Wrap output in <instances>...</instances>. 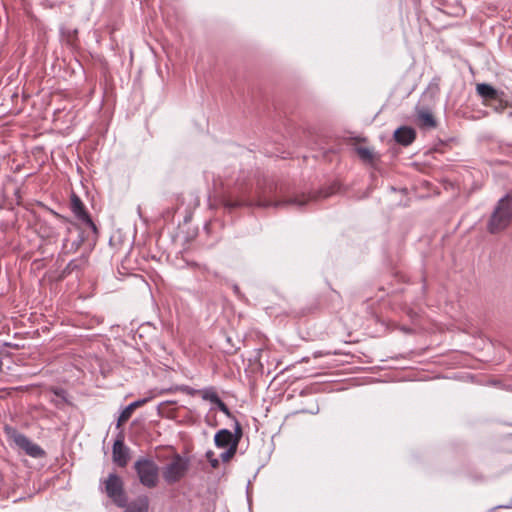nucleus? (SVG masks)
<instances>
[{
	"mask_svg": "<svg viewBox=\"0 0 512 512\" xmlns=\"http://www.w3.org/2000/svg\"><path fill=\"white\" fill-rule=\"evenodd\" d=\"M276 187L273 184H270L267 188L259 189L257 192L256 200H250L247 198H239L233 199L232 197H227L223 200V205L228 210H233L242 206H258L263 208L274 207L280 208L287 205H295L297 207H302L307 204L312 198L306 195H297L294 197H289L284 200H276L275 196Z\"/></svg>",
	"mask_w": 512,
	"mask_h": 512,
	"instance_id": "f257e3e1",
	"label": "nucleus"
},
{
	"mask_svg": "<svg viewBox=\"0 0 512 512\" xmlns=\"http://www.w3.org/2000/svg\"><path fill=\"white\" fill-rule=\"evenodd\" d=\"M512 224V194H506L500 198L486 223L488 233L499 234L510 227Z\"/></svg>",
	"mask_w": 512,
	"mask_h": 512,
	"instance_id": "f03ea898",
	"label": "nucleus"
},
{
	"mask_svg": "<svg viewBox=\"0 0 512 512\" xmlns=\"http://www.w3.org/2000/svg\"><path fill=\"white\" fill-rule=\"evenodd\" d=\"M134 469L140 483L147 488H154L158 484L159 468L148 458H140L134 463Z\"/></svg>",
	"mask_w": 512,
	"mask_h": 512,
	"instance_id": "7ed1b4c3",
	"label": "nucleus"
},
{
	"mask_svg": "<svg viewBox=\"0 0 512 512\" xmlns=\"http://www.w3.org/2000/svg\"><path fill=\"white\" fill-rule=\"evenodd\" d=\"M102 483L104 484V491L106 495L118 507H125L127 505L128 498L124 491L123 480L120 476L115 473H110Z\"/></svg>",
	"mask_w": 512,
	"mask_h": 512,
	"instance_id": "20e7f679",
	"label": "nucleus"
},
{
	"mask_svg": "<svg viewBox=\"0 0 512 512\" xmlns=\"http://www.w3.org/2000/svg\"><path fill=\"white\" fill-rule=\"evenodd\" d=\"M189 469V460L176 454L163 469V478L168 484L180 481Z\"/></svg>",
	"mask_w": 512,
	"mask_h": 512,
	"instance_id": "39448f33",
	"label": "nucleus"
},
{
	"mask_svg": "<svg viewBox=\"0 0 512 512\" xmlns=\"http://www.w3.org/2000/svg\"><path fill=\"white\" fill-rule=\"evenodd\" d=\"M10 437L13 442L27 455L33 458H42L45 456V451L36 443L32 442L27 436L22 433L13 430L10 433Z\"/></svg>",
	"mask_w": 512,
	"mask_h": 512,
	"instance_id": "423d86ee",
	"label": "nucleus"
},
{
	"mask_svg": "<svg viewBox=\"0 0 512 512\" xmlns=\"http://www.w3.org/2000/svg\"><path fill=\"white\" fill-rule=\"evenodd\" d=\"M70 208L79 221L90 227L94 233H97V227L95 223L92 221L89 213L86 211L83 202L76 194H72L71 196Z\"/></svg>",
	"mask_w": 512,
	"mask_h": 512,
	"instance_id": "0eeeda50",
	"label": "nucleus"
},
{
	"mask_svg": "<svg viewBox=\"0 0 512 512\" xmlns=\"http://www.w3.org/2000/svg\"><path fill=\"white\" fill-rule=\"evenodd\" d=\"M112 459L115 464L120 467H125L129 461V449L124 444V439L122 435H119L117 439L114 441L112 447Z\"/></svg>",
	"mask_w": 512,
	"mask_h": 512,
	"instance_id": "6e6552de",
	"label": "nucleus"
},
{
	"mask_svg": "<svg viewBox=\"0 0 512 512\" xmlns=\"http://www.w3.org/2000/svg\"><path fill=\"white\" fill-rule=\"evenodd\" d=\"M234 442L238 446L239 437L233 436V433L228 429H221L214 436V443L218 448H229Z\"/></svg>",
	"mask_w": 512,
	"mask_h": 512,
	"instance_id": "1a4fd4ad",
	"label": "nucleus"
},
{
	"mask_svg": "<svg viewBox=\"0 0 512 512\" xmlns=\"http://www.w3.org/2000/svg\"><path fill=\"white\" fill-rule=\"evenodd\" d=\"M416 123L422 129H433L437 126L436 119L428 109H420L417 111Z\"/></svg>",
	"mask_w": 512,
	"mask_h": 512,
	"instance_id": "9d476101",
	"label": "nucleus"
},
{
	"mask_svg": "<svg viewBox=\"0 0 512 512\" xmlns=\"http://www.w3.org/2000/svg\"><path fill=\"white\" fill-rule=\"evenodd\" d=\"M396 142L404 146L410 145L416 138V132L413 128L402 126L394 132Z\"/></svg>",
	"mask_w": 512,
	"mask_h": 512,
	"instance_id": "9b49d317",
	"label": "nucleus"
},
{
	"mask_svg": "<svg viewBox=\"0 0 512 512\" xmlns=\"http://www.w3.org/2000/svg\"><path fill=\"white\" fill-rule=\"evenodd\" d=\"M151 398H143L138 399L132 403H130L125 409L121 412L119 418H118V425H121L129 420L131 417L133 411L144 404H146Z\"/></svg>",
	"mask_w": 512,
	"mask_h": 512,
	"instance_id": "f8f14e48",
	"label": "nucleus"
},
{
	"mask_svg": "<svg viewBox=\"0 0 512 512\" xmlns=\"http://www.w3.org/2000/svg\"><path fill=\"white\" fill-rule=\"evenodd\" d=\"M476 91L485 101L499 99V92L490 84L479 83L476 85Z\"/></svg>",
	"mask_w": 512,
	"mask_h": 512,
	"instance_id": "ddd939ff",
	"label": "nucleus"
},
{
	"mask_svg": "<svg viewBox=\"0 0 512 512\" xmlns=\"http://www.w3.org/2000/svg\"><path fill=\"white\" fill-rule=\"evenodd\" d=\"M125 507L126 509L124 512H148L149 499L147 496H140Z\"/></svg>",
	"mask_w": 512,
	"mask_h": 512,
	"instance_id": "4468645a",
	"label": "nucleus"
},
{
	"mask_svg": "<svg viewBox=\"0 0 512 512\" xmlns=\"http://www.w3.org/2000/svg\"><path fill=\"white\" fill-rule=\"evenodd\" d=\"M198 394L201 395L202 399L205 401H209L213 404H216L220 397L217 394V391L214 387H205L198 391Z\"/></svg>",
	"mask_w": 512,
	"mask_h": 512,
	"instance_id": "2eb2a0df",
	"label": "nucleus"
},
{
	"mask_svg": "<svg viewBox=\"0 0 512 512\" xmlns=\"http://www.w3.org/2000/svg\"><path fill=\"white\" fill-rule=\"evenodd\" d=\"M87 262H88V258L86 256L82 255L78 259L71 260L67 264L66 270L69 271V272H72L74 270L81 269V268H83L87 264Z\"/></svg>",
	"mask_w": 512,
	"mask_h": 512,
	"instance_id": "dca6fc26",
	"label": "nucleus"
},
{
	"mask_svg": "<svg viewBox=\"0 0 512 512\" xmlns=\"http://www.w3.org/2000/svg\"><path fill=\"white\" fill-rule=\"evenodd\" d=\"M356 152L358 156L367 163H372L374 160V153L370 148L367 147H358L356 148Z\"/></svg>",
	"mask_w": 512,
	"mask_h": 512,
	"instance_id": "f3484780",
	"label": "nucleus"
},
{
	"mask_svg": "<svg viewBox=\"0 0 512 512\" xmlns=\"http://www.w3.org/2000/svg\"><path fill=\"white\" fill-rule=\"evenodd\" d=\"M237 447L238 446H236V443L234 442L232 446L226 448V451L220 454L221 460L223 462H228L236 454Z\"/></svg>",
	"mask_w": 512,
	"mask_h": 512,
	"instance_id": "a211bd4d",
	"label": "nucleus"
},
{
	"mask_svg": "<svg viewBox=\"0 0 512 512\" xmlns=\"http://www.w3.org/2000/svg\"><path fill=\"white\" fill-rule=\"evenodd\" d=\"M218 409L224 413L226 416L230 417L231 416V412H230V409L228 408V406L220 399L216 404H215Z\"/></svg>",
	"mask_w": 512,
	"mask_h": 512,
	"instance_id": "6ab92c4d",
	"label": "nucleus"
},
{
	"mask_svg": "<svg viewBox=\"0 0 512 512\" xmlns=\"http://www.w3.org/2000/svg\"><path fill=\"white\" fill-rule=\"evenodd\" d=\"M206 458L213 468H217L219 466V461L218 459L214 458V453L212 451H208L206 453Z\"/></svg>",
	"mask_w": 512,
	"mask_h": 512,
	"instance_id": "aec40b11",
	"label": "nucleus"
},
{
	"mask_svg": "<svg viewBox=\"0 0 512 512\" xmlns=\"http://www.w3.org/2000/svg\"><path fill=\"white\" fill-rule=\"evenodd\" d=\"M181 390L183 392L187 393L188 395H192V396L195 395V394H198V391H199V390L193 389V388H191L189 386H184V387L181 388Z\"/></svg>",
	"mask_w": 512,
	"mask_h": 512,
	"instance_id": "412c9836",
	"label": "nucleus"
},
{
	"mask_svg": "<svg viewBox=\"0 0 512 512\" xmlns=\"http://www.w3.org/2000/svg\"><path fill=\"white\" fill-rule=\"evenodd\" d=\"M233 436L239 437V440L242 437V428H241V425L239 424V422H237V421H236V426H235V433H233Z\"/></svg>",
	"mask_w": 512,
	"mask_h": 512,
	"instance_id": "4be33fe9",
	"label": "nucleus"
}]
</instances>
